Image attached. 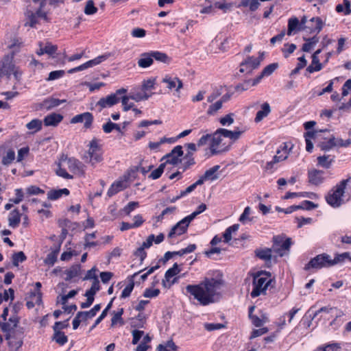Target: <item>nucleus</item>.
<instances>
[{
	"label": "nucleus",
	"instance_id": "nucleus-1",
	"mask_svg": "<svg viewBox=\"0 0 351 351\" xmlns=\"http://www.w3.org/2000/svg\"><path fill=\"white\" fill-rule=\"evenodd\" d=\"M223 282L214 278H205L198 285H189L186 291L200 304L206 306L217 302L221 298L220 290Z\"/></svg>",
	"mask_w": 351,
	"mask_h": 351
},
{
	"label": "nucleus",
	"instance_id": "nucleus-2",
	"mask_svg": "<svg viewBox=\"0 0 351 351\" xmlns=\"http://www.w3.org/2000/svg\"><path fill=\"white\" fill-rule=\"evenodd\" d=\"M327 128L315 130L313 131H308L304 133V138L306 141V150L308 152H311L313 149L312 139L315 140L317 146L322 150H327L329 148V140L324 136V134L328 132Z\"/></svg>",
	"mask_w": 351,
	"mask_h": 351
},
{
	"label": "nucleus",
	"instance_id": "nucleus-3",
	"mask_svg": "<svg viewBox=\"0 0 351 351\" xmlns=\"http://www.w3.org/2000/svg\"><path fill=\"white\" fill-rule=\"evenodd\" d=\"M103 152L101 146L99 145L98 140L92 139L88 144V149L84 154L83 159L86 163L95 167L96 164L103 160Z\"/></svg>",
	"mask_w": 351,
	"mask_h": 351
},
{
	"label": "nucleus",
	"instance_id": "nucleus-4",
	"mask_svg": "<svg viewBox=\"0 0 351 351\" xmlns=\"http://www.w3.org/2000/svg\"><path fill=\"white\" fill-rule=\"evenodd\" d=\"M271 282L270 276L266 273L256 274L253 278V289L250 293L252 298H256L261 294H265Z\"/></svg>",
	"mask_w": 351,
	"mask_h": 351
},
{
	"label": "nucleus",
	"instance_id": "nucleus-5",
	"mask_svg": "<svg viewBox=\"0 0 351 351\" xmlns=\"http://www.w3.org/2000/svg\"><path fill=\"white\" fill-rule=\"evenodd\" d=\"M127 92L125 88L118 89L114 93L110 94L105 97L101 98L96 104L99 106V111L106 108H110L119 102L121 96Z\"/></svg>",
	"mask_w": 351,
	"mask_h": 351
},
{
	"label": "nucleus",
	"instance_id": "nucleus-6",
	"mask_svg": "<svg viewBox=\"0 0 351 351\" xmlns=\"http://www.w3.org/2000/svg\"><path fill=\"white\" fill-rule=\"evenodd\" d=\"M273 241L271 247L273 252L280 256H283L289 253L291 245V239L288 238L284 240L281 237L276 236L274 237Z\"/></svg>",
	"mask_w": 351,
	"mask_h": 351
},
{
	"label": "nucleus",
	"instance_id": "nucleus-7",
	"mask_svg": "<svg viewBox=\"0 0 351 351\" xmlns=\"http://www.w3.org/2000/svg\"><path fill=\"white\" fill-rule=\"evenodd\" d=\"M347 184V180H342L335 187L332 194H330V206L338 208L345 203L343 194Z\"/></svg>",
	"mask_w": 351,
	"mask_h": 351
},
{
	"label": "nucleus",
	"instance_id": "nucleus-8",
	"mask_svg": "<svg viewBox=\"0 0 351 351\" xmlns=\"http://www.w3.org/2000/svg\"><path fill=\"white\" fill-rule=\"evenodd\" d=\"M328 266H329V255L324 253L311 258V261L304 266V269L306 271L310 269L317 270L324 267H327Z\"/></svg>",
	"mask_w": 351,
	"mask_h": 351
},
{
	"label": "nucleus",
	"instance_id": "nucleus-9",
	"mask_svg": "<svg viewBox=\"0 0 351 351\" xmlns=\"http://www.w3.org/2000/svg\"><path fill=\"white\" fill-rule=\"evenodd\" d=\"M222 136L221 132H219V129L211 135L210 150L212 155H215L228 149V146H226L225 143H222Z\"/></svg>",
	"mask_w": 351,
	"mask_h": 351
},
{
	"label": "nucleus",
	"instance_id": "nucleus-10",
	"mask_svg": "<svg viewBox=\"0 0 351 351\" xmlns=\"http://www.w3.org/2000/svg\"><path fill=\"white\" fill-rule=\"evenodd\" d=\"M161 83L165 85L168 91L175 90L176 93H180L183 88L182 80L177 76L171 74L165 75L161 79Z\"/></svg>",
	"mask_w": 351,
	"mask_h": 351
},
{
	"label": "nucleus",
	"instance_id": "nucleus-11",
	"mask_svg": "<svg viewBox=\"0 0 351 351\" xmlns=\"http://www.w3.org/2000/svg\"><path fill=\"white\" fill-rule=\"evenodd\" d=\"M65 166L70 171L79 176H84L85 173V165L79 160L74 158H65L62 159Z\"/></svg>",
	"mask_w": 351,
	"mask_h": 351
},
{
	"label": "nucleus",
	"instance_id": "nucleus-12",
	"mask_svg": "<svg viewBox=\"0 0 351 351\" xmlns=\"http://www.w3.org/2000/svg\"><path fill=\"white\" fill-rule=\"evenodd\" d=\"M301 26L303 30L309 33H317L322 27V21L319 18H312L309 21L306 16L301 19Z\"/></svg>",
	"mask_w": 351,
	"mask_h": 351
},
{
	"label": "nucleus",
	"instance_id": "nucleus-13",
	"mask_svg": "<svg viewBox=\"0 0 351 351\" xmlns=\"http://www.w3.org/2000/svg\"><path fill=\"white\" fill-rule=\"evenodd\" d=\"M262 60V58L247 57L240 64L239 72L242 73H251L253 70L257 69Z\"/></svg>",
	"mask_w": 351,
	"mask_h": 351
},
{
	"label": "nucleus",
	"instance_id": "nucleus-14",
	"mask_svg": "<svg viewBox=\"0 0 351 351\" xmlns=\"http://www.w3.org/2000/svg\"><path fill=\"white\" fill-rule=\"evenodd\" d=\"M192 221L188 216L178 221L172 227L168 234V238H174L184 234L187 231V228Z\"/></svg>",
	"mask_w": 351,
	"mask_h": 351
},
{
	"label": "nucleus",
	"instance_id": "nucleus-15",
	"mask_svg": "<svg viewBox=\"0 0 351 351\" xmlns=\"http://www.w3.org/2000/svg\"><path fill=\"white\" fill-rule=\"evenodd\" d=\"M183 155L182 147L181 145L176 146L170 153L166 154L162 158L161 160H166L164 163L176 165L181 162L180 157Z\"/></svg>",
	"mask_w": 351,
	"mask_h": 351
},
{
	"label": "nucleus",
	"instance_id": "nucleus-16",
	"mask_svg": "<svg viewBox=\"0 0 351 351\" xmlns=\"http://www.w3.org/2000/svg\"><path fill=\"white\" fill-rule=\"evenodd\" d=\"M0 158H1V163L3 165H9L16 158L14 149L7 145L0 146Z\"/></svg>",
	"mask_w": 351,
	"mask_h": 351
},
{
	"label": "nucleus",
	"instance_id": "nucleus-17",
	"mask_svg": "<svg viewBox=\"0 0 351 351\" xmlns=\"http://www.w3.org/2000/svg\"><path fill=\"white\" fill-rule=\"evenodd\" d=\"M180 269H179V266L177 263L173 264V267L169 269L165 274V279L162 280V284L165 288H170L172 285H173L176 282V278H174L171 281V278L179 274Z\"/></svg>",
	"mask_w": 351,
	"mask_h": 351
},
{
	"label": "nucleus",
	"instance_id": "nucleus-18",
	"mask_svg": "<svg viewBox=\"0 0 351 351\" xmlns=\"http://www.w3.org/2000/svg\"><path fill=\"white\" fill-rule=\"evenodd\" d=\"M128 176H125L121 179L114 182L108 191V195L112 197L119 191L128 187Z\"/></svg>",
	"mask_w": 351,
	"mask_h": 351
},
{
	"label": "nucleus",
	"instance_id": "nucleus-19",
	"mask_svg": "<svg viewBox=\"0 0 351 351\" xmlns=\"http://www.w3.org/2000/svg\"><path fill=\"white\" fill-rule=\"evenodd\" d=\"M93 121V116L90 112H86L74 116L71 120V123H84L85 128H90Z\"/></svg>",
	"mask_w": 351,
	"mask_h": 351
},
{
	"label": "nucleus",
	"instance_id": "nucleus-20",
	"mask_svg": "<svg viewBox=\"0 0 351 351\" xmlns=\"http://www.w3.org/2000/svg\"><path fill=\"white\" fill-rule=\"evenodd\" d=\"M19 322V317L16 315H13L8 319V322L0 323V328L3 332L10 334V332L16 328Z\"/></svg>",
	"mask_w": 351,
	"mask_h": 351
},
{
	"label": "nucleus",
	"instance_id": "nucleus-21",
	"mask_svg": "<svg viewBox=\"0 0 351 351\" xmlns=\"http://www.w3.org/2000/svg\"><path fill=\"white\" fill-rule=\"evenodd\" d=\"M152 94H148L141 87H136L131 90L129 96L131 99L134 100L136 102L147 100L151 97Z\"/></svg>",
	"mask_w": 351,
	"mask_h": 351
},
{
	"label": "nucleus",
	"instance_id": "nucleus-22",
	"mask_svg": "<svg viewBox=\"0 0 351 351\" xmlns=\"http://www.w3.org/2000/svg\"><path fill=\"white\" fill-rule=\"evenodd\" d=\"M278 64L277 63H272L265 66L261 74L258 75L255 79L252 80V86H256L258 84L261 80L265 76H269L274 71L278 68Z\"/></svg>",
	"mask_w": 351,
	"mask_h": 351
},
{
	"label": "nucleus",
	"instance_id": "nucleus-23",
	"mask_svg": "<svg viewBox=\"0 0 351 351\" xmlns=\"http://www.w3.org/2000/svg\"><path fill=\"white\" fill-rule=\"evenodd\" d=\"M219 169V165H215L205 171L204 174L199 180L202 181V184L206 180L214 181L217 180L219 177L218 173Z\"/></svg>",
	"mask_w": 351,
	"mask_h": 351
},
{
	"label": "nucleus",
	"instance_id": "nucleus-24",
	"mask_svg": "<svg viewBox=\"0 0 351 351\" xmlns=\"http://www.w3.org/2000/svg\"><path fill=\"white\" fill-rule=\"evenodd\" d=\"M308 182L314 185H318L322 182L324 179V172L322 171L313 169L308 171Z\"/></svg>",
	"mask_w": 351,
	"mask_h": 351
},
{
	"label": "nucleus",
	"instance_id": "nucleus-25",
	"mask_svg": "<svg viewBox=\"0 0 351 351\" xmlns=\"http://www.w3.org/2000/svg\"><path fill=\"white\" fill-rule=\"evenodd\" d=\"M154 61L152 57L151 51L143 53L140 55L137 61V64L140 68L146 69L149 67Z\"/></svg>",
	"mask_w": 351,
	"mask_h": 351
},
{
	"label": "nucleus",
	"instance_id": "nucleus-26",
	"mask_svg": "<svg viewBox=\"0 0 351 351\" xmlns=\"http://www.w3.org/2000/svg\"><path fill=\"white\" fill-rule=\"evenodd\" d=\"M5 339L8 341V346L11 351H18L23 343L22 338L16 337L11 334H6Z\"/></svg>",
	"mask_w": 351,
	"mask_h": 351
},
{
	"label": "nucleus",
	"instance_id": "nucleus-27",
	"mask_svg": "<svg viewBox=\"0 0 351 351\" xmlns=\"http://www.w3.org/2000/svg\"><path fill=\"white\" fill-rule=\"evenodd\" d=\"M65 102V99H59L53 97H49L45 99L41 103V108L49 110Z\"/></svg>",
	"mask_w": 351,
	"mask_h": 351
},
{
	"label": "nucleus",
	"instance_id": "nucleus-28",
	"mask_svg": "<svg viewBox=\"0 0 351 351\" xmlns=\"http://www.w3.org/2000/svg\"><path fill=\"white\" fill-rule=\"evenodd\" d=\"M63 119V116L60 114L51 113L46 116L43 120L45 126H56Z\"/></svg>",
	"mask_w": 351,
	"mask_h": 351
},
{
	"label": "nucleus",
	"instance_id": "nucleus-29",
	"mask_svg": "<svg viewBox=\"0 0 351 351\" xmlns=\"http://www.w3.org/2000/svg\"><path fill=\"white\" fill-rule=\"evenodd\" d=\"M303 30L301 26V22L296 17L290 18L288 21L287 34L292 35L295 32Z\"/></svg>",
	"mask_w": 351,
	"mask_h": 351
},
{
	"label": "nucleus",
	"instance_id": "nucleus-30",
	"mask_svg": "<svg viewBox=\"0 0 351 351\" xmlns=\"http://www.w3.org/2000/svg\"><path fill=\"white\" fill-rule=\"evenodd\" d=\"M81 265L75 264L72 265L69 269H66L64 273L66 275V280H71L75 277H77L81 274Z\"/></svg>",
	"mask_w": 351,
	"mask_h": 351
},
{
	"label": "nucleus",
	"instance_id": "nucleus-31",
	"mask_svg": "<svg viewBox=\"0 0 351 351\" xmlns=\"http://www.w3.org/2000/svg\"><path fill=\"white\" fill-rule=\"evenodd\" d=\"M271 112L270 106L268 103H264L261 106V110L256 112L254 121L256 123L261 121L265 117H266Z\"/></svg>",
	"mask_w": 351,
	"mask_h": 351
},
{
	"label": "nucleus",
	"instance_id": "nucleus-32",
	"mask_svg": "<svg viewBox=\"0 0 351 351\" xmlns=\"http://www.w3.org/2000/svg\"><path fill=\"white\" fill-rule=\"evenodd\" d=\"M69 195V191L67 189L58 190H51L47 193V198L50 200H56L63 195Z\"/></svg>",
	"mask_w": 351,
	"mask_h": 351
},
{
	"label": "nucleus",
	"instance_id": "nucleus-33",
	"mask_svg": "<svg viewBox=\"0 0 351 351\" xmlns=\"http://www.w3.org/2000/svg\"><path fill=\"white\" fill-rule=\"evenodd\" d=\"M151 54L153 60H156L158 62L169 64L171 62V58L167 56L165 53L160 52L158 51H151Z\"/></svg>",
	"mask_w": 351,
	"mask_h": 351
},
{
	"label": "nucleus",
	"instance_id": "nucleus-34",
	"mask_svg": "<svg viewBox=\"0 0 351 351\" xmlns=\"http://www.w3.org/2000/svg\"><path fill=\"white\" fill-rule=\"evenodd\" d=\"M21 221V214L16 210H12L8 217L9 226L16 228L19 226Z\"/></svg>",
	"mask_w": 351,
	"mask_h": 351
},
{
	"label": "nucleus",
	"instance_id": "nucleus-35",
	"mask_svg": "<svg viewBox=\"0 0 351 351\" xmlns=\"http://www.w3.org/2000/svg\"><path fill=\"white\" fill-rule=\"evenodd\" d=\"M272 252H273L272 248H265V249L257 250L256 251V255L257 257H258L259 258H261L262 260L269 261H271V259Z\"/></svg>",
	"mask_w": 351,
	"mask_h": 351
},
{
	"label": "nucleus",
	"instance_id": "nucleus-36",
	"mask_svg": "<svg viewBox=\"0 0 351 351\" xmlns=\"http://www.w3.org/2000/svg\"><path fill=\"white\" fill-rule=\"evenodd\" d=\"M219 132H221L223 137L229 138L233 141L239 139L243 132L241 131H230L224 128H219Z\"/></svg>",
	"mask_w": 351,
	"mask_h": 351
},
{
	"label": "nucleus",
	"instance_id": "nucleus-37",
	"mask_svg": "<svg viewBox=\"0 0 351 351\" xmlns=\"http://www.w3.org/2000/svg\"><path fill=\"white\" fill-rule=\"evenodd\" d=\"M339 13L343 12L344 15L351 14V3L349 0H343V4H338L335 8Z\"/></svg>",
	"mask_w": 351,
	"mask_h": 351
},
{
	"label": "nucleus",
	"instance_id": "nucleus-38",
	"mask_svg": "<svg viewBox=\"0 0 351 351\" xmlns=\"http://www.w3.org/2000/svg\"><path fill=\"white\" fill-rule=\"evenodd\" d=\"M252 213V209L250 206H247L245 208L243 213L241 215L239 221L243 224H247L250 222H252L254 219V217H250Z\"/></svg>",
	"mask_w": 351,
	"mask_h": 351
},
{
	"label": "nucleus",
	"instance_id": "nucleus-39",
	"mask_svg": "<svg viewBox=\"0 0 351 351\" xmlns=\"http://www.w3.org/2000/svg\"><path fill=\"white\" fill-rule=\"evenodd\" d=\"M330 149L333 147H348L351 144V138L343 141L341 138H335L330 136Z\"/></svg>",
	"mask_w": 351,
	"mask_h": 351
},
{
	"label": "nucleus",
	"instance_id": "nucleus-40",
	"mask_svg": "<svg viewBox=\"0 0 351 351\" xmlns=\"http://www.w3.org/2000/svg\"><path fill=\"white\" fill-rule=\"evenodd\" d=\"M260 5L258 0H241L238 7H249L252 12L256 10Z\"/></svg>",
	"mask_w": 351,
	"mask_h": 351
},
{
	"label": "nucleus",
	"instance_id": "nucleus-41",
	"mask_svg": "<svg viewBox=\"0 0 351 351\" xmlns=\"http://www.w3.org/2000/svg\"><path fill=\"white\" fill-rule=\"evenodd\" d=\"M43 122L41 120L35 119L27 123L26 127L28 130H32V132H37L42 128Z\"/></svg>",
	"mask_w": 351,
	"mask_h": 351
},
{
	"label": "nucleus",
	"instance_id": "nucleus-42",
	"mask_svg": "<svg viewBox=\"0 0 351 351\" xmlns=\"http://www.w3.org/2000/svg\"><path fill=\"white\" fill-rule=\"evenodd\" d=\"M239 228V224L237 223L228 227L223 234L224 242L228 243L232 239V234L236 232Z\"/></svg>",
	"mask_w": 351,
	"mask_h": 351
},
{
	"label": "nucleus",
	"instance_id": "nucleus-43",
	"mask_svg": "<svg viewBox=\"0 0 351 351\" xmlns=\"http://www.w3.org/2000/svg\"><path fill=\"white\" fill-rule=\"evenodd\" d=\"M26 17L27 21L25 23V25H29L31 27H34L38 23V18L35 12L32 11H28L26 13Z\"/></svg>",
	"mask_w": 351,
	"mask_h": 351
},
{
	"label": "nucleus",
	"instance_id": "nucleus-44",
	"mask_svg": "<svg viewBox=\"0 0 351 351\" xmlns=\"http://www.w3.org/2000/svg\"><path fill=\"white\" fill-rule=\"evenodd\" d=\"M59 253V248H56L50 253H49L44 261L46 265L52 266L57 261V256Z\"/></svg>",
	"mask_w": 351,
	"mask_h": 351
},
{
	"label": "nucleus",
	"instance_id": "nucleus-45",
	"mask_svg": "<svg viewBox=\"0 0 351 351\" xmlns=\"http://www.w3.org/2000/svg\"><path fill=\"white\" fill-rule=\"evenodd\" d=\"M319 53V50H317L313 55V60L311 65H309L307 67V71L309 73H313L314 71H319L322 67L321 64L318 63V60L317 59V54Z\"/></svg>",
	"mask_w": 351,
	"mask_h": 351
},
{
	"label": "nucleus",
	"instance_id": "nucleus-46",
	"mask_svg": "<svg viewBox=\"0 0 351 351\" xmlns=\"http://www.w3.org/2000/svg\"><path fill=\"white\" fill-rule=\"evenodd\" d=\"M349 258H350V254L349 252H343L340 254H336L333 260L330 259V266L343 263L346 260H349Z\"/></svg>",
	"mask_w": 351,
	"mask_h": 351
},
{
	"label": "nucleus",
	"instance_id": "nucleus-47",
	"mask_svg": "<svg viewBox=\"0 0 351 351\" xmlns=\"http://www.w3.org/2000/svg\"><path fill=\"white\" fill-rule=\"evenodd\" d=\"M110 56V53H105L87 62L88 67L96 66L106 60Z\"/></svg>",
	"mask_w": 351,
	"mask_h": 351
},
{
	"label": "nucleus",
	"instance_id": "nucleus-48",
	"mask_svg": "<svg viewBox=\"0 0 351 351\" xmlns=\"http://www.w3.org/2000/svg\"><path fill=\"white\" fill-rule=\"evenodd\" d=\"M136 275H137V273H135L132 277H131V279H130V283L124 288V289L123 290L122 293H121V298H128L130 295L133 289H134V280H132V278L134 276H135Z\"/></svg>",
	"mask_w": 351,
	"mask_h": 351
},
{
	"label": "nucleus",
	"instance_id": "nucleus-49",
	"mask_svg": "<svg viewBox=\"0 0 351 351\" xmlns=\"http://www.w3.org/2000/svg\"><path fill=\"white\" fill-rule=\"evenodd\" d=\"M53 340H54L57 343H58L60 346H63L65 344L67 341L68 338L62 332H54L53 336Z\"/></svg>",
	"mask_w": 351,
	"mask_h": 351
},
{
	"label": "nucleus",
	"instance_id": "nucleus-50",
	"mask_svg": "<svg viewBox=\"0 0 351 351\" xmlns=\"http://www.w3.org/2000/svg\"><path fill=\"white\" fill-rule=\"evenodd\" d=\"M12 264L14 266H18L19 263H22L26 260V256L23 252H19L12 254Z\"/></svg>",
	"mask_w": 351,
	"mask_h": 351
},
{
	"label": "nucleus",
	"instance_id": "nucleus-51",
	"mask_svg": "<svg viewBox=\"0 0 351 351\" xmlns=\"http://www.w3.org/2000/svg\"><path fill=\"white\" fill-rule=\"evenodd\" d=\"M65 165L62 160L58 164V168L56 169V174L58 176H60L65 179H72L73 176L66 172L64 168H62V166Z\"/></svg>",
	"mask_w": 351,
	"mask_h": 351
},
{
	"label": "nucleus",
	"instance_id": "nucleus-52",
	"mask_svg": "<svg viewBox=\"0 0 351 351\" xmlns=\"http://www.w3.org/2000/svg\"><path fill=\"white\" fill-rule=\"evenodd\" d=\"M100 289L99 281L98 278H95L93 280L91 287L89 290L86 292V295L94 297L95 293Z\"/></svg>",
	"mask_w": 351,
	"mask_h": 351
},
{
	"label": "nucleus",
	"instance_id": "nucleus-53",
	"mask_svg": "<svg viewBox=\"0 0 351 351\" xmlns=\"http://www.w3.org/2000/svg\"><path fill=\"white\" fill-rule=\"evenodd\" d=\"M14 298V291L12 289L10 288L5 290L3 294H0V303L3 301H8V300H13Z\"/></svg>",
	"mask_w": 351,
	"mask_h": 351
},
{
	"label": "nucleus",
	"instance_id": "nucleus-54",
	"mask_svg": "<svg viewBox=\"0 0 351 351\" xmlns=\"http://www.w3.org/2000/svg\"><path fill=\"white\" fill-rule=\"evenodd\" d=\"M97 12V8L95 6L93 1H88L84 8V13L87 15H92L95 14Z\"/></svg>",
	"mask_w": 351,
	"mask_h": 351
},
{
	"label": "nucleus",
	"instance_id": "nucleus-55",
	"mask_svg": "<svg viewBox=\"0 0 351 351\" xmlns=\"http://www.w3.org/2000/svg\"><path fill=\"white\" fill-rule=\"evenodd\" d=\"M165 167V163H162L159 165V167L154 170L151 174L149 175V178H152L153 180H156L159 178L161 175L162 174Z\"/></svg>",
	"mask_w": 351,
	"mask_h": 351
},
{
	"label": "nucleus",
	"instance_id": "nucleus-56",
	"mask_svg": "<svg viewBox=\"0 0 351 351\" xmlns=\"http://www.w3.org/2000/svg\"><path fill=\"white\" fill-rule=\"evenodd\" d=\"M222 101L220 100L216 101L215 104L210 105L207 110V114L213 115L215 114L222 107Z\"/></svg>",
	"mask_w": 351,
	"mask_h": 351
},
{
	"label": "nucleus",
	"instance_id": "nucleus-57",
	"mask_svg": "<svg viewBox=\"0 0 351 351\" xmlns=\"http://www.w3.org/2000/svg\"><path fill=\"white\" fill-rule=\"evenodd\" d=\"M10 66H15L12 62L3 63L1 69V72L3 75H7L8 78H10V75H12V69H10Z\"/></svg>",
	"mask_w": 351,
	"mask_h": 351
},
{
	"label": "nucleus",
	"instance_id": "nucleus-58",
	"mask_svg": "<svg viewBox=\"0 0 351 351\" xmlns=\"http://www.w3.org/2000/svg\"><path fill=\"white\" fill-rule=\"evenodd\" d=\"M155 84H156V79L150 78L147 80H144L142 82L141 88L147 92L148 90L153 89L154 88Z\"/></svg>",
	"mask_w": 351,
	"mask_h": 351
},
{
	"label": "nucleus",
	"instance_id": "nucleus-59",
	"mask_svg": "<svg viewBox=\"0 0 351 351\" xmlns=\"http://www.w3.org/2000/svg\"><path fill=\"white\" fill-rule=\"evenodd\" d=\"M201 184H202V181L199 180H197L195 183H193L191 185H190L189 186H188L185 190L182 191L180 192V196H183V197L186 196L189 193L193 191L198 185H201Z\"/></svg>",
	"mask_w": 351,
	"mask_h": 351
},
{
	"label": "nucleus",
	"instance_id": "nucleus-60",
	"mask_svg": "<svg viewBox=\"0 0 351 351\" xmlns=\"http://www.w3.org/2000/svg\"><path fill=\"white\" fill-rule=\"evenodd\" d=\"M46 3L40 2V5L39 8L35 12L36 14L37 15L38 18H40L44 19L46 21H49L47 13L43 10L44 6L45 5Z\"/></svg>",
	"mask_w": 351,
	"mask_h": 351
},
{
	"label": "nucleus",
	"instance_id": "nucleus-61",
	"mask_svg": "<svg viewBox=\"0 0 351 351\" xmlns=\"http://www.w3.org/2000/svg\"><path fill=\"white\" fill-rule=\"evenodd\" d=\"M234 114L230 113L226 116L221 117L219 120L220 123L222 125H230L234 123Z\"/></svg>",
	"mask_w": 351,
	"mask_h": 351
},
{
	"label": "nucleus",
	"instance_id": "nucleus-62",
	"mask_svg": "<svg viewBox=\"0 0 351 351\" xmlns=\"http://www.w3.org/2000/svg\"><path fill=\"white\" fill-rule=\"evenodd\" d=\"M121 103H122L124 111H128L133 108L134 104L129 103V99H130V97L129 95L128 96H126V95L121 96Z\"/></svg>",
	"mask_w": 351,
	"mask_h": 351
},
{
	"label": "nucleus",
	"instance_id": "nucleus-63",
	"mask_svg": "<svg viewBox=\"0 0 351 351\" xmlns=\"http://www.w3.org/2000/svg\"><path fill=\"white\" fill-rule=\"evenodd\" d=\"M64 74V71L62 70L53 71L49 73L47 81H52L62 77Z\"/></svg>",
	"mask_w": 351,
	"mask_h": 351
},
{
	"label": "nucleus",
	"instance_id": "nucleus-64",
	"mask_svg": "<svg viewBox=\"0 0 351 351\" xmlns=\"http://www.w3.org/2000/svg\"><path fill=\"white\" fill-rule=\"evenodd\" d=\"M317 40L315 39V38H313L311 39H308L306 43H305L302 46V50L306 52L311 51L315 45L316 44Z\"/></svg>",
	"mask_w": 351,
	"mask_h": 351
}]
</instances>
